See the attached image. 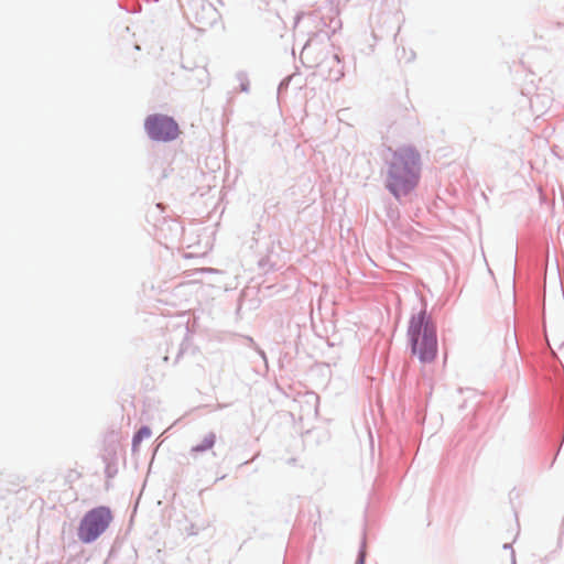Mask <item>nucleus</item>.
Listing matches in <instances>:
<instances>
[{"mask_svg":"<svg viewBox=\"0 0 564 564\" xmlns=\"http://www.w3.org/2000/svg\"><path fill=\"white\" fill-rule=\"evenodd\" d=\"M412 354L421 362H432L437 355L436 327L426 310L413 314L408 328Z\"/></svg>","mask_w":564,"mask_h":564,"instance_id":"obj_1","label":"nucleus"},{"mask_svg":"<svg viewBox=\"0 0 564 564\" xmlns=\"http://www.w3.org/2000/svg\"><path fill=\"white\" fill-rule=\"evenodd\" d=\"M112 521V514L107 507H97L88 511L78 527V538L83 543H91L98 539Z\"/></svg>","mask_w":564,"mask_h":564,"instance_id":"obj_2","label":"nucleus"},{"mask_svg":"<svg viewBox=\"0 0 564 564\" xmlns=\"http://www.w3.org/2000/svg\"><path fill=\"white\" fill-rule=\"evenodd\" d=\"M144 129L152 140L163 142L175 140L181 133L173 118L160 113L147 117Z\"/></svg>","mask_w":564,"mask_h":564,"instance_id":"obj_3","label":"nucleus"},{"mask_svg":"<svg viewBox=\"0 0 564 564\" xmlns=\"http://www.w3.org/2000/svg\"><path fill=\"white\" fill-rule=\"evenodd\" d=\"M388 188L395 197H401L410 193L415 186V178H390Z\"/></svg>","mask_w":564,"mask_h":564,"instance_id":"obj_4","label":"nucleus"},{"mask_svg":"<svg viewBox=\"0 0 564 564\" xmlns=\"http://www.w3.org/2000/svg\"><path fill=\"white\" fill-rule=\"evenodd\" d=\"M215 442H216L215 433L207 432L203 436L202 441L192 447L191 452L192 453H203V452L209 451L214 447Z\"/></svg>","mask_w":564,"mask_h":564,"instance_id":"obj_5","label":"nucleus"},{"mask_svg":"<svg viewBox=\"0 0 564 564\" xmlns=\"http://www.w3.org/2000/svg\"><path fill=\"white\" fill-rule=\"evenodd\" d=\"M151 436V430L147 426L141 427L133 437V445L139 444L143 438Z\"/></svg>","mask_w":564,"mask_h":564,"instance_id":"obj_6","label":"nucleus"}]
</instances>
